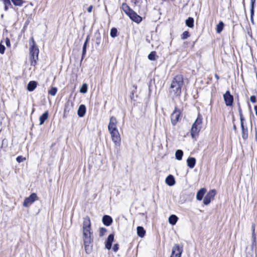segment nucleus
<instances>
[{
    "instance_id": "nucleus-1",
    "label": "nucleus",
    "mask_w": 257,
    "mask_h": 257,
    "mask_svg": "<svg viewBox=\"0 0 257 257\" xmlns=\"http://www.w3.org/2000/svg\"><path fill=\"white\" fill-rule=\"evenodd\" d=\"M82 239L85 252L86 253H89L92 250L93 238L91 232L90 220L88 216H86L83 218Z\"/></svg>"
},
{
    "instance_id": "nucleus-2",
    "label": "nucleus",
    "mask_w": 257,
    "mask_h": 257,
    "mask_svg": "<svg viewBox=\"0 0 257 257\" xmlns=\"http://www.w3.org/2000/svg\"><path fill=\"white\" fill-rule=\"evenodd\" d=\"M184 81L182 75L175 76L171 84L170 92L175 96H179L181 94V88Z\"/></svg>"
},
{
    "instance_id": "nucleus-3",
    "label": "nucleus",
    "mask_w": 257,
    "mask_h": 257,
    "mask_svg": "<svg viewBox=\"0 0 257 257\" xmlns=\"http://www.w3.org/2000/svg\"><path fill=\"white\" fill-rule=\"evenodd\" d=\"M31 40L32 41L33 45L31 46L30 49L31 65L35 66L38 59L39 49L34 44L35 42L33 38H31Z\"/></svg>"
},
{
    "instance_id": "nucleus-4",
    "label": "nucleus",
    "mask_w": 257,
    "mask_h": 257,
    "mask_svg": "<svg viewBox=\"0 0 257 257\" xmlns=\"http://www.w3.org/2000/svg\"><path fill=\"white\" fill-rule=\"evenodd\" d=\"M202 123V116L200 114H198L197 118L192 124L191 128V134L193 138L199 132L201 127V125Z\"/></svg>"
},
{
    "instance_id": "nucleus-5",
    "label": "nucleus",
    "mask_w": 257,
    "mask_h": 257,
    "mask_svg": "<svg viewBox=\"0 0 257 257\" xmlns=\"http://www.w3.org/2000/svg\"><path fill=\"white\" fill-rule=\"evenodd\" d=\"M239 112L240 119V125L241 127V136L242 139L245 140L248 138V130L247 127H245L244 126L243 121L244 120V118L242 114V112L240 108L239 109Z\"/></svg>"
},
{
    "instance_id": "nucleus-6",
    "label": "nucleus",
    "mask_w": 257,
    "mask_h": 257,
    "mask_svg": "<svg viewBox=\"0 0 257 257\" xmlns=\"http://www.w3.org/2000/svg\"><path fill=\"white\" fill-rule=\"evenodd\" d=\"M183 249L182 246L175 244L172 247L170 257H181Z\"/></svg>"
},
{
    "instance_id": "nucleus-7",
    "label": "nucleus",
    "mask_w": 257,
    "mask_h": 257,
    "mask_svg": "<svg viewBox=\"0 0 257 257\" xmlns=\"http://www.w3.org/2000/svg\"><path fill=\"white\" fill-rule=\"evenodd\" d=\"M109 132L110 134L112 141L115 146H119L121 139L118 130Z\"/></svg>"
},
{
    "instance_id": "nucleus-8",
    "label": "nucleus",
    "mask_w": 257,
    "mask_h": 257,
    "mask_svg": "<svg viewBox=\"0 0 257 257\" xmlns=\"http://www.w3.org/2000/svg\"><path fill=\"white\" fill-rule=\"evenodd\" d=\"M109 132L110 134L112 141L115 146H119L121 139L118 130Z\"/></svg>"
},
{
    "instance_id": "nucleus-9",
    "label": "nucleus",
    "mask_w": 257,
    "mask_h": 257,
    "mask_svg": "<svg viewBox=\"0 0 257 257\" xmlns=\"http://www.w3.org/2000/svg\"><path fill=\"white\" fill-rule=\"evenodd\" d=\"M180 114V110L177 107H175L174 110L171 115V120L173 125H175L179 121Z\"/></svg>"
},
{
    "instance_id": "nucleus-10",
    "label": "nucleus",
    "mask_w": 257,
    "mask_h": 257,
    "mask_svg": "<svg viewBox=\"0 0 257 257\" xmlns=\"http://www.w3.org/2000/svg\"><path fill=\"white\" fill-rule=\"evenodd\" d=\"M38 199V197L36 193H32L30 196L26 198L23 202V206L25 207H29L32 203H33L36 200Z\"/></svg>"
},
{
    "instance_id": "nucleus-11",
    "label": "nucleus",
    "mask_w": 257,
    "mask_h": 257,
    "mask_svg": "<svg viewBox=\"0 0 257 257\" xmlns=\"http://www.w3.org/2000/svg\"><path fill=\"white\" fill-rule=\"evenodd\" d=\"M216 193V190L214 189L209 191L203 199V203L206 205H208L210 203L211 200L214 198Z\"/></svg>"
},
{
    "instance_id": "nucleus-12",
    "label": "nucleus",
    "mask_w": 257,
    "mask_h": 257,
    "mask_svg": "<svg viewBox=\"0 0 257 257\" xmlns=\"http://www.w3.org/2000/svg\"><path fill=\"white\" fill-rule=\"evenodd\" d=\"M223 99L226 106H230L232 105L233 102V97L232 95L230 94V93L229 91H227L224 94Z\"/></svg>"
},
{
    "instance_id": "nucleus-13",
    "label": "nucleus",
    "mask_w": 257,
    "mask_h": 257,
    "mask_svg": "<svg viewBox=\"0 0 257 257\" xmlns=\"http://www.w3.org/2000/svg\"><path fill=\"white\" fill-rule=\"evenodd\" d=\"M117 120L116 118L112 116L110 117L109 122L108 125V129L109 131L117 130Z\"/></svg>"
},
{
    "instance_id": "nucleus-14",
    "label": "nucleus",
    "mask_w": 257,
    "mask_h": 257,
    "mask_svg": "<svg viewBox=\"0 0 257 257\" xmlns=\"http://www.w3.org/2000/svg\"><path fill=\"white\" fill-rule=\"evenodd\" d=\"M127 16L132 21L137 23H140L142 21V17L138 15L134 10L131 11Z\"/></svg>"
},
{
    "instance_id": "nucleus-15",
    "label": "nucleus",
    "mask_w": 257,
    "mask_h": 257,
    "mask_svg": "<svg viewBox=\"0 0 257 257\" xmlns=\"http://www.w3.org/2000/svg\"><path fill=\"white\" fill-rule=\"evenodd\" d=\"M114 240V235L112 234H111L108 235L106 243H105V247L108 249H110L111 247L112 243Z\"/></svg>"
},
{
    "instance_id": "nucleus-16",
    "label": "nucleus",
    "mask_w": 257,
    "mask_h": 257,
    "mask_svg": "<svg viewBox=\"0 0 257 257\" xmlns=\"http://www.w3.org/2000/svg\"><path fill=\"white\" fill-rule=\"evenodd\" d=\"M102 222L104 225L109 226L112 222V219L110 216L105 215L102 218Z\"/></svg>"
},
{
    "instance_id": "nucleus-17",
    "label": "nucleus",
    "mask_w": 257,
    "mask_h": 257,
    "mask_svg": "<svg viewBox=\"0 0 257 257\" xmlns=\"http://www.w3.org/2000/svg\"><path fill=\"white\" fill-rule=\"evenodd\" d=\"M86 113V107L84 104H81L78 109L77 114L79 117H83Z\"/></svg>"
},
{
    "instance_id": "nucleus-18",
    "label": "nucleus",
    "mask_w": 257,
    "mask_h": 257,
    "mask_svg": "<svg viewBox=\"0 0 257 257\" xmlns=\"http://www.w3.org/2000/svg\"><path fill=\"white\" fill-rule=\"evenodd\" d=\"M251 231H252V234H251V237H252V244H251V248L253 249V246L256 245V238H255V225L252 224L251 226Z\"/></svg>"
},
{
    "instance_id": "nucleus-19",
    "label": "nucleus",
    "mask_w": 257,
    "mask_h": 257,
    "mask_svg": "<svg viewBox=\"0 0 257 257\" xmlns=\"http://www.w3.org/2000/svg\"><path fill=\"white\" fill-rule=\"evenodd\" d=\"M165 182L167 184L170 186L174 185L175 183L174 177L172 175H169L166 178Z\"/></svg>"
},
{
    "instance_id": "nucleus-20",
    "label": "nucleus",
    "mask_w": 257,
    "mask_h": 257,
    "mask_svg": "<svg viewBox=\"0 0 257 257\" xmlns=\"http://www.w3.org/2000/svg\"><path fill=\"white\" fill-rule=\"evenodd\" d=\"M187 166L190 168H193L194 167L196 164V159L193 157H189L187 160Z\"/></svg>"
},
{
    "instance_id": "nucleus-21",
    "label": "nucleus",
    "mask_w": 257,
    "mask_h": 257,
    "mask_svg": "<svg viewBox=\"0 0 257 257\" xmlns=\"http://www.w3.org/2000/svg\"><path fill=\"white\" fill-rule=\"evenodd\" d=\"M205 192H206V189L205 188L200 189L197 193V195H196L197 199L199 201L201 200L202 199L203 196L205 194Z\"/></svg>"
},
{
    "instance_id": "nucleus-22",
    "label": "nucleus",
    "mask_w": 257,
    "mask_h": 257,
    "mask_svg": "<svg viewBox=\"0 0 257 257\" xmlns=\"http://www.w3.org/2000/svg\"><path fill=\"white\" fill-rule=\"evenodd\" d=\"M37 83L35 81H31L29 82L27 85V89L29 91H33L36 88Z\"/></svg>"
},
{
    "instance_id": "nucleus-23",
    "label": "nucleus",
    "mask_w": 257,
    "mask_h": 257,
    "mask_svg": "<svg viewBox=\"0 0 257 257\" xmlns=\"http://www.w3.org/2000/svg\"><path fill=\"white\" fill-rule=\"evenodd\" d=\"M48 112L45 111L42 115L39 117L40 124L42 125L44 123L45 121L48 119Z\"/></svg>"
},
{
    "instance_id": "nucleus-24",
    "label": "nucleus",
    "mask_w": 257,
    "mask_h": 257,
    "mask_svg": "<svg viewBox=\"0 0 257 257\" xmlns=\"http://www.w3.org/2000/svg\"><path fill=\"white\" fill-rule=\"evenodd\" d=\"M121 8L123 12L128 15V14L132 11L133 10L130 8V7L125 3H123L121 5Z\"/></svg>"
},
{
    "instance_id": "nucleus-25",
    "label": "nucleus",
    "mask_w": 257,
    "mask_h": 257,
    "mask_svg": "<svg viewBox=\"0 0 257 257\" xmlns=\"http://www.w3.org/2000/svg\"><path fill=\"white\" fill-rule=\"evenodd\" d=\"M137 234L138 235L141 237H143L146 233V231L142 226H138L137 227Z\"/></svg>"
},
{
    "instance_id": "nucleus-26",
    "label": "nucleus",
    "mask_w": 257,
    "mask_h": 257,
    "mask_svg": "<svg viewBox=\"0 0 257 257\" xmlns=\"http://www.w3.org/2000/svg\"><path fill=\"white\" fill-rule=\"evenodd\" d=\"M178 217H177V216H176L175 215H171L169 217V222L174 225H175L177 220H178Z\"/></svg>"
},
{
    "instance_id": "nucleus-27",
    "label": "nucleus",
    "mask_w": 257,
    "mask_h": 257,
    "mask_svg": "<svg viewBox=\"0 0 257 257\" xmlns=\"http://www.w3.org/2000/svg\"><path fill=\"white\" fill-rule=\"evenodd\" d=\"M183 155V152L181 150H177L175 152V158L178 160H181Z\"/></svg>"
},
{
    "instance_id": "nucleus-28",
    "label": "nucleus",
    "mask_w": 257,
    "mask_h": 257,
    "mask_svg": "<svg viewBox=\"0 0 257 257\" xmlns=\"http://www.w3.org/2000/svg\"><path fill=\"white\" fill-rule=\"evenodd\" d=\"M186 25L189 28H193L194 26V19L189 17L186 20Z\"/></svg>"
},
{
    "instance_id": "nucleus-29",
    "label": "nucleus",
    "mask_w": 257,
    "mask_h": 257,
    "mask_svg": "<svg viewBox=\"0 0 257 257\" xmlns=\"http://www.w3.org/2000/svg\"><path fill=\"white\" fill-rule=\"evenodd\" d=\"M224 24L222 22H220L216 26V32L220 33L223 30Z\"/></svg>"
},
{
    "instance_id": "nucleus-30",
    "label": "nucleus",
    "mask_w": 257,
    "mask_h": 257,
    "mask_svg": "<svg viewBox=\"0 0 257 257\" xmlns=\"http://www.w3.org/2000/svg\"><path fill=\"white\" fill-rule=\"evenodd\" d=\"M13 4L16 6L21 7L23 5L24 2L23 0H11Z\"/></svg>"
},
{
    "instance_id": "nucleus-31",
    "label": "nucleus",
    "mask_w": 257,
    "mask_h": 257,
    "mask_svg": "<svg viewBox=\"0 0 257 257\" xmlns=\"http://www.w3.org/2000/svg\"><path fill=\"white\" fill-rule=\"evenodd\" d=\"M117 30L116 28H113L110 30V36L112 38H115L117 36Z\"/></svg>"
},
{
    "instance_id": "nucleus-32",
    "label": "nucleus",
    "mask_w": 257,
    "mask_h": 257,
    "mask_svg": "<svg viewBox=\"0 0 257 257\" xmlns=\"http://www.w3.org/2000/svg\"><path fill=\"white\" fill-rule=\"evenodd\" d=\"M57 92V88L55 87H52L49 91V94L52 96H55Z\"/></svg>"
},
{
    "instance_id": "nucleus-33",
    "label": "nucleus",
    "mask_w": 257,
    "mask_h": 257,
    "mask_svg": "<svg viewBox=\"0 0 257 257\" xmlns=\"http://www.w3.org/2000/svg\"><path fill=\"white\" fill-rule=\"evenodd\" d=\"M190 37L189 33L188 31H184L181 36V39L185 40Z\"/></svg>"
},
{
    "instance_id": "nucleus-34",
    "label": "nucleus",
    "mask_w": 257,
    "mask_h": 257,
    "mask_svg": "<svg viewBox=\"0 0 257 257\" xmlns=\"http://www.w3.org/2000/svg\"><path fill=\"white\" fill-rule=\"evenodd\" d=\"M4 4L5 5V10L7 11L9 8V6L11 5L10 0H4Z\"/></svg>"
},
{
    "instance_id": "nucleus-35",
    "label": "nucleus",
    "mask_w": 257,
    "mask_h": 257,
    "mask_svg": "<svg viewBox=\"0 0 257 257\" xmlns=\"http://www.w3.org/2000/svg\"><path fill=\"white\" fill-rule=\"evenodd\" d=\"M156 56V52L153 51L151 52L148 55V59L150 60H155Z\"/></svg>"
},
{
    "instance_id": "nucleus-36",
    "label": "nucleus",
    "mask_w": 257,
    "mask_h": 257,
    "mask_svg": "<svg viewBox=\"0 0 257 257\" xmlns=\"http://www.w3.org/2000/svg\"><path fill=\"white\" fill-rule=\"evenodd\" d=\"M86 47H87V44H86V43H84V44H83V46L81 60H82V59H83V58L84 57V55L86 54Z\"/></svg>"
},
{
    "instance_id": "nucleus-37",
    "label": "nucleus",
    "mask_w": 257,
    "mask_h": 257,
    "mask_svg": "<svg viewBox=\"0 0 257 257\" xmlns=\"http://www.w3.org/2000/svg\"><path fill=\"white\" fill-rule=\"evenodd\" d=\"M106 232V228H105L104 227H101L99 229V236L101 237L103 236L105 234Z\"/></svg>"
},
{
    "instance_id": "nucleus-38",
    "label": "nucleus",
    "mask_w": 257,
    "mask_h": 257,
    "mask_svg": "<svg viewBox=\"0 0 257 257\" xmlns=\"http://www.w3.org/2000/svg\"><path fill=\"white\" fill-rule=\"evenodd\" d=\"M87 88L86 84H83L80 89V92L85 93L87 92Z\"/></svg>"
},
{
    "instance_id": "nucleus-39",
    "label": "nucleus",
    "mask_w": 257,
    "mask_h": 257,
    "mask_svg": "<svg viewBox=\"0 0 257 257\" xmlns=\"http://www.w3.org/2000/svg\"><path fill=\"white\" fill-rule=\"evenodd\" d=\"M26 160V158H24V157H23L22 156H18L17 159H16V160L18 162V163H21V162H23V161H24L25 160Z\"/></svg>"
},
{
    "instance_id": "nucleus-40",
    "label": "nucleus",
    "mask_w": 257,
    "mask_h": 257,
    "mask_svg": "<svg viewBox=\"0 0 257 257\" xmlns=\"http://www.w3.org/2000/svg\"><path fill=\"white\" fill-rule=\"evenodd\" d=\"M256 0H250V9H251V12L253 13V10L254 9V5Z\"/></svg>"
},
{
    "instance_id": "nucleus-41",
    "label": "nucleus",
    "mask_w": 257,
    "mask_h": 257,
    "mask_svg": "<svg viewBox=\"0 0 257 257\" xmlns=\"http://www.w3.org/2000/svg\"><path fill=\"white\" fill-rule=\"evenodd\" d=\"M6 48L4 45L0 44V53L3 54L5 53Z\"/></svg>"
},
{
    "instance_id": "nucleus-42",
    "label": "nucleus",
    "mask_w": 257,
    "mask_h": 257,
    "mask_svg": "<svg viewBox=\"0 0 257 257\" xmlns=\"http://www.w3.org/2000/svg\"><path fill=\"white\" fill-rule=\"evenodd\" d=\"M118 244H114L113 247H112V249H113V250L114 251V252H116L118 249Z\"/></svg>"
},
{
    "instance_id": "nucleus-43",
    "label": "nucleus",
    "mask_w": 257,
    "mask_h": 257,
    "mask_svg": "<svg viewBox=\"0 0 257 257\" xmlns=\"http://www.w3.org/2000/svg\"><path fill=\"white\" fill-rule=\"evenodd\" d=\"M5 43H6V45L8 46V47H10L11 46V42H10V39L8 38H7L6 39V40H5Z\"/></svg>"
},
{
    "instance_id": "nucleus-44",
    "label": "nucleus",
    "mask_w": 257,
    "mask_h": 257,
    "mask_svg": "<svg viewBox=\"0 0 257 257\" xmlns=\"http://www.w3.org/2000/svg\"><path fill=\"white\" fill-rule=\"evenodd\" d=\"M254 15V10H253V13H252L251 12V9H250V21H251V22L253 24H254V22H253V16Z\"/></svg>"
},
{
    "instance_id": "nucleus-45",
    "label": "nucleus",
    "mask_w": 257,
    "mask_h": 257,
    "mask_svg": "<svg viewBox=\"0 0 257 257\" xmlns=\"http://www.w3.org/2000/svg\"><path fill=\"white\" fill-rule=\"evenodd\" d=\"M250 100L252 103H255L256 102V97L255 96L252 95L250 97Z\"/></svg>"
},
{
    "instance_id": "nucleus-46",
    "label": "nucleus",
    "mask_w": 257,
    "mask_h": 257,
    "mask_svg": "<svg viewBox=\"0 0 257 257\" xmlns=\"http://www.w3.org/2000/svg\"><path fill=\"white\" fill-rule=\"evenodd\" d=\"M92 9H93V6L92 5L90 6L87 9L88 12L91 13L92 12Z\"/></svg>"
},
{
    "instance_id": "nucleus-47",
    "label": "nucleus",
    "mask_w": 257,
    "mask_h": 257,
    "mask_svg": "<svg viewBox=\"0 0 257 257\" xmlns=\"http://www.w3.org/2000/svg\"><path fill=\"white\" fill-rule=\"evenodd\" d=\"M254 111H255V114L257 116V105H255L254 106Z\"/></svg>"
},
{
    "instance_id": "nucleus-48",
    "label": "nucleus",
    "mask_w": 257,
    "mask_h": 257,
    "mask_svg": "<svg viewBox=\"0 0 257 257\" xmlns=\"http://www.w3.org/2000/svg\"><path fill=\"white\" fill-rule=\"evenodd\" d=\"M215 78H216L217 80H218V79H219V76H218L217 74H216L215 75Z\"/></svg>"
},
{
    "instance_id": "nucleus-49",
    "label": "nucleus",
    "mask_w": 257,
    "mask_h": 257,
    "mask_svg": "<svg viewBox=\"0 0 257 257\" xmlns=\"http://www.w3.org/2000/svg\"><path fill=\"white\" fill-rule=\"evenodd\" d=\"M67 106H66L65 109H64V113H66V112L67 111Z\"/></svg>"
},
{
    "instance_id": "nucleus-50",
    "label": "nucleus",
    "mask_w": 257,
    "mask_h": 257,
    "mask_svg": "<svg viewBox=\"0 0 257 257\" xmlns=\"http://www.w3.org/2000/svg\"><path fill=\"white\" fill-rule=\"evenodd\" d=\"M88 38H87L86 40L85 41V42L84 43H86V44H87V42H88Z\"/></svg>"
},
{
    "instance_id": "nucleus-51",
    "label": "nucleus",
    "mask_w": 257,
    "mask_h": 257,
    "mask_svg": "<svg viewBox=\"0 0 257 257\" xmlns=\"http://www.w3.org/2000/svg\"><path fill=\"white\" fill-rule=\"evenodd\" d=\"M233 128H234V130H235V129H236V126H235V125H234V126H233Z\"/></svg>"
},
{
    "instance_id": "nucleus-52",
    "label": "nucleus",
    "mask_w": 257,
    "mask_h": 257,
    "mask_svg": "<svg viewBox=\"0 0 257 257\" xmlns=\"http://www.w3.org/2000/svg\"><path fill=\"white\" fill-rule=\"evenodd\" d=\"M4 142H5V140H3V142H2V145L4 144Z\"/></svg>"
},
{
    "instance_id": "nucleus-53",
    "label": "nucleus",
    "mask_w": 257,
    "mask_h": 257,
    "mask_svg": "<svg viewBox=\"0 0 257 257\" xmlns=\"http://www.w3.org/2000/svg\"><path fill=\"white\" fill-rule=\"evenodd\" d=\"M256 79H257V72L256 73Z\"/></svg>"
}]
</instances>
